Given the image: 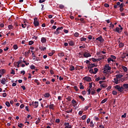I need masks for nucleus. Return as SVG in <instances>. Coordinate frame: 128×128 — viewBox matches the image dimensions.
<instances>
[{
  "mask_svg": "<svg viewBox=\"0 0 128 128\" xmlns=\"http://www.w3.org/2000/svg\"><path fill=\"white\" fill-rule=\"evenodd\" d=\"M114 88L116 90H117L118 92H124V88L122 86H120V85H116Z\"/></svg>",
  "mask_w": 128,
  "mask_h": 128,
  "instance_id": "nucleus-1",
  "label": "nucleus"
},
{
  "mask_svg": "<svg viewBox=\"0 0 128 128\" xmlns=\"http://www.w3.org/2000/svg\"><path fill=\"white\" fill-rule=\"evenodd\" d=\"M89 88H92V82L89 83Z\"/></svg>",
  "mask_w": 128,
  "mask_h": 128,
  "instance_id": "nucleus-52",
  "label": "nucleus"
},
{
  "mask_svg": "<svg viewBox=\"0 0 128 128\" xmlns=\"http://www.w3.org/2000/svg\"><path fill=\"white\" fill-rule=\"evenodd\" d=\"M122 68L124 70V72H128V68L124 66H122Z\"/></svg>",
  "mask_w": 128,
  "mask_h": 128,
  "instance_id": "nucleus-21",
  "label": "nucleus"
},
{
  "mask_svg": "<svg viewBox=\"0 0 128 128\" xmlns=\"http://www.w3.org/2000/svg\"><path fill=\"white\" fill-rule=\"evenodd\" d=\"M66 100H68V102H70L72 100V97L68 96L67 98H66Z\"/></svg>",
  "mask_w": 128,
  "mask_h": 128,
  "instance_id": "nucleus-42",
  "label": "nucleus"
},
{
  "mask_svg": "<svg viewBox=\"0 0 128 128\" xmlns=\"http://www.w3.org/2000/svg\"><path fill=\"white\" fill-rule=\"evenodd\" d=\"M30 70H36V66L32 64L30 66Z\"/></svg>",
  "mask_w": 128,
  "mask_h": 128,
  "instance_id": "nucleus-29",
  "label": "nucleus"
},
{
  "mask_svg": "<svg viewBox=\"0 0 128 128\" xmlns=\"http://www.w3.org/2000/svg\"><path fill=\"white\" fill-rule=\"evenodd\" d=\"M64 32L65 34H68V30H67L64 29Z\"/></svg>",
  "mask_w": 128,
  "mask_h": 128,
  "instance_id": "nucleus-62",
  "label": "nucleus"
},
{
  "mask_svg": "<svg viewBox=\"0 0 128 128\" xmlns=\"http://www.w3.org/2000/svg\"><path fill=\"white\" fill-rule=\"evenodd\" d=\"M54 104H51L49 106L50 110H54Z\"/></svg>",
  "mask_w": 128,
  "mask_h": 128,
  "instance_id": "nucleus-22",
  "label": "nucleus"
},
{
  "mask_svg": "<svg viewBox=\"0 0 128 128\" xmlns=\"http://www.w3.org/2000/svg\"><path fill=\"white\" fill-rule=\"evenodd\" d=\"M8 28L9 30H12V28H14V26H12V25H9L8 26Z\"/></svg>",
  "mask_w": 128,
  "mask_h": 128,
  "instance_id": "nucleus-45",
  "label": "nucleus"
},
{
  "mask_svg": "<svg viewBox=\"0 0 128 128\" xmlns=\"http://www.w3.org/2000/svg\"><path fill=\"white\" fill-rule=\"evenodd\" d=\"M104 6H105V8H110V4L106 3L104 4Z\"/></svg>",
  "mask_w": 128,
  "mask_h": 128,
  "instance_id": "nucleus-50",
  "label": "nucleus"
},
{
  "mask_svg": "<svg viewBox=\"0 0 128 128\" xmlns=\"http://www.w3.org/2000/svg\"><path fill=\"white\" fill-rule=\"evenodd\" d=\"M122 86L123 90H128V84H124Z\"/></svg>",
  "mask_w": 128,
  "mask_h": 128,
  "instance_id": "nucleus-6",
  "label": "nucleus"
},
{
  "mask_svg": "<svg viewBox=\"0 0 128 128\" xmlns=\"http://www.w3.org/2000/svg\"><path fill=\"white\" fill-rule=\"evenodd\" d=\"M114 32H122V30H120V28L116 27V28L114 29Z\"/></svg>",
  "mask_w": 128,
  "mask_h": 128,
  "instance_id": "nucleus-8",
  "label": "nucleus"
},
{
  "mask_svg": "<svg viewBox=\"0 0 128 128\" xmlns=\"http://www.w3.org/2000/svg\"><path fill=\"white\" fill-rule=\"evenodd\" d=\"M110 88H112V86H109L106 88V90H108V92L110 90Z\"/></svg>",
  "mask_w": 128,
  "mask_h": 128,
  "instance_id": "nucleus-64",
  "label": "nucleus"
},
{
  "mask_svg": "<svg viewBox=\"0 0 128 128\" xmlns=\"http://www.w3.org/2000/svg\"><path fill=\"white\" fill-rule=\"evenodd\" d=\"M10 74H16V72L14 71V70H12Z\"/></svg>",
  "mask_w": 128,
  "mask_h": 128,
  "instance_id": "nucleus-46",
  "label": "nucleus"
},
{
  "mask_svg": "<svg viewBox=\"0 0 128 128\" xmlns=\"http://www.w3.org/2000/svg\"><path fill=\"white\" fill-rule=\"evenodd\" d=\"M70 70L71 72H72V70H74V66H70Z\"/></svg>",
  "mask_w": 128,
  "mask_h": 128,
  "instance_id": "nucleus-24",
  "label": "nucleus"
},
{
  "mask_svg": "<svg viewBox=\"0 0 128 128\" xmlns=\"http://www.w3.org/2000/svg\"><path fill=\"white\" fill-rule=\"evenodd\" d=\"M112 94L114 96H116L118 94V92L116 90H113Z\"/></svg>",
  "mask_w": 128,
  "mask_h": 128,
  "instance_id": "nucleus-34",
  "label": "nucleus"
},
{
  "mask_svg": "<svg viewBox=\"0 0 128 128\" xmlns=\"http://www.w3.org/2000/svg\"><path fill=\"white\" fill-rule=\"evenodd\" d=\"M46 0H39V4H42V2H44Z\"/></svg>",
  "mask_w": 128,
  "mask_h": 128,
  "instance_id": "nucleus-56",
  "label": "nucleus"
},
{
  "mask_svg": "<svg viewBox=\"0 0 128 128\" xmlns=\"http://www.w3.org/2000/svg\"><path fill=\"white\" fill-rule=\"evenodd\" d=\"M84 80H86V82H91L92 81V78H90V77H84Z\"/></svg>",
  "mask_w": 128,
  "mask_h": 128,
  "instance_id": "nucleus-10",
  "label": "nucleus"
},
{
  "mask_svg": "<svg viewBox=\"0 0 128 128\" xmlns=\"http://www.w3.org/2000/svg\"><path fill=\"white\" fill-rule=\"evenodd\" d=\"M126 117V113H124V114L122 116V118H124Z\"/></svg>",
  "mask_w": 128,
  "mask_h": 128,
  "instance_id": "nucleus-51",
  "label": "nucleus"
},
{
  "mask_svg": "<svg viewBox=\"0 0 128 128\" xmlns=\"http://www.w3.org/2000/svg\"><path fill=\"white\" fill-rule=\"evenodd\" d=\"M6 96H7L6 93L4 92V93L2 94L3 98H6Z\"/></svg>",
  "mask_w": 128,
  "mask_h": 128,
  "instance_id": "nucleus-59",
  "label": "nucleus"
},
{
  "mask_svg": "<svg viewBox=\"0 0 128 128\" xmlns=\"http://www.w3.org/2000/svg\"><path fill=\"white\" fill-rule=\"evenodd\" d=\"M94 74H96L98 72V68H94Z\"/></svg>",
  "mask_w": 128,
  "mask_h": 128,
  "instance_id": "nucleus-30",
  "label": "nucleus"
},
{
  "mask_svg": "<svg viewBox=\"0 0 128 128\" xmlns=\"http://www.w3.org/2000/svg\"><path fill=\"white\" fill-rule=\"evenodd\" d=\"M18 126L20 128H22V126H24V124L21 123L18 125Z\"/></svg>",
  "mask_w": 128,
  "mask_h": 128,
  "instance_id": "nucleus-48",
  "label": "nucleus"
},
{
  "mask_svg": "<svg viewBox=\"0 0 128 128\" xmlns=\"http://www.w3.org/2000/svg\"><path fill=\"white\" fill-rule=\"evenodd\" d=\"M22 28H26V24H22Z\"/></svg>",
  "mask_w": 128,
  "mask_h": 128,
  "instance_id": "nucleus-38",
  "label": "nucleus"
},
{
  "mask_svg": "<svg viewBox=\"0 0 128 128\" xmlns=\"http://www.w3.org/2000/svg\"><path fill=\"white\" fill-rule=\"evenodd\" d=\"M68 44L70 46H74V41L70 40L68 42Z\"/></svg>",
  "mask_w": 128,
  "mask_h": 128,
  "instance_id": "nucleus-15",
  "label": "nucleus"
},
{
  "mask_svg": "<svg viewBox=\"0 0 128 128\" xmlns=\"http://www.w3.org/2000/svg\"><path fill=\"white\" fill-rule=\"evenodd\" d=\"M79 98H80V100H82V102H84V96H79Z\"/></svg>",
  "mask_w": 128,
  "mask_h": 128,
  "instance_id": "nucleus-26",
  "label": "nucleus"
},
{
  "mask_svg": "<svg viewBox=\"0 0 128 128\" xmlns=\"http://www.w3.org/2000/svg\"><path fill=\"white\" fill-rule=\"evenodd\" d=\"M110 58H113V60H116V57L114 55H111Z\"/></svg>",
  "mask_w": 128,
  "mask_h": 128,
  "instance_id": "nucleus-49",
  "label": "nucleus"
},
{
  "mask_svg": "<svg viewBox=\"0 0 128 128\" xmlns=\"http://www.w3.org/2000/svg\"><path fill=\"white\" fill-rule=\"evenodd\" d=\"M108 100V98H106L104 100H103L102 102H101V104H104V102H106Z\"/></svg>",
  "mask_w": 128,
  "mask_h": 128,
  "instance_id": "nucleus-36",
  "label": "nucleus"
},
{
  "mask_svg": "<svg viewBox=\"0 0 128 128\" xmlns=\"http://www.w3.org/2000/svg\"><path fill=\"white\" fill-rule=\"evenodd\" d=\"M80 40L81 42H86V38H81Z\"/></svg>",
  "mask_w": 128,
  "mask_h": 128,
  "instance_id": "nucleus-35",
  "label": "nucleus"
},
{
  "mask_svg": "<svg viewBox=\"0 0 128 128\" xmlns=\"http://www.w3.org/2000/svg\"><path fill=\"white\" fill-rule=\"evenodd\" d=\"M88 40H92V36L91 35H89V36H88Z\"/></svg>",
  "mask_w": 128,
  "mask_h": 128,
  "instance_id": "nucleus-55",
  "label": "nucleus"
},
{
  "mask_svg": "<svg viewBox=\"0 0 128 128\" xmlns=\"http://www.w3.org/2000/svg\"><path fill=\"white\" fill-rule=\"evenodd\" d=\"M13 48H14V50H18V48L17 44H14L13 46Z\"/></svg>",
  "mask_w": 128,
  "mask_h": 128,
  "instance_id": "nucleus-37",
  "label": "nucleus"
},
{
  "mask_svg": "<svg viewBox=\"0 0 128 128\" xmlns=\"http://www.w3.org/2000/svg\"><path fill=\"white\" fill-rule=\"evenodd\" d=\"M54 52H50L48 53V56H54Z\"/></svg>",
  "mask_w": 128,
  "mask_h": 128,
  "instance_id": "nucleus-60",
  "label": "nucleus"
},
{
  "mask_svg": "<svg viewBox=\"0 0 128 128\" xmlns=\"http://www.w3.org/2000/svg\"><path fill=\"white\" fill-rule=\"evenodd\" d=\"M58 56L62 58V56H64V52H60L58 54Z\"/></svg>",
  "mask_w": 128,
  "mask_h": 128,
  "instance_id": "nucleus-27",
  "label": "nucleus"
},
{
  "mask_svg": "<svg viewBox=\"0 0 128 128\" xmlns=\"http://www.w3.org/2000/svg\"><path fill=\"white\" fill-rule=\"evenodd\" d=\"M74 89L76 90V92H78V86H75L74 87Z\"/></svg>",
  "mask_w": 128,
  "mask_h": 128,
  "instance_id": "nucleus-58",
  "label": "nucleus"
},
{
  "mask_svg": "<svg viewBox=\"0 0 128 128\" xmlns=\"http://www.w3.org/2000/svg\"><path fill=\"white\" fill-rule=\"evenodd\" d=\"M114 84H120V80H118L117 78H114Z\"/></svg>",
  "mask_w": 128,
  "mask_h": 128,
  "instance_id": "nucleus-11",
  "label": "nucleus"
},
{
  "mask_svg": "<svg viewBox=\"0 0 128 128\" xmlns=\"http://www.w3.org/2000/svg\"><path fill=\"white\" fill-rule=\"evenodd\" d=\"M40 118H38V120L35 122L36 124H40Z\"/></svg>",
  "mask_w": 128,
  "mask_h": 128,
  "instance_id": "nucleus-40",
  "label": "nucleus"
},
{
  "mask_svg": "<svg viewBox=\"0 0 128 128\" xmlns=\"http://www.w3.org/2000/svg\"><path fill=\"white\" fill-rule=\"evenodd\" d=\"M89 72H90V74H94V69L90 68V70H89Z\"/></svg>",
  "mask_w": 128,
  "mask_h": 128,
  "instance_id": "nucleus-47",
  "label": "nucleus"
},
{
  "mask_svg": "<svg viewBox=\"0 0 128 128\" xmlns=\"http://www.w3.org/2000/svg\"><path fill=\"white\" fill-rule=\"evenodd\" d=\"M64 28V27L62 26H61V27H58V28H56V30L57 32L58 31V30H63Z\"/></svg>",
  "mask_w": 128,
  "mask_h": 128,
  "instance_id": "nucleus-33",
  "label": "nucleus"
},
{
  "mask_svg": "<svg viewBox=\"0 0 128 128\" xmlns=\"http://www.w3.org/2000/svg\"><path fill=\"white\" fill-rule=\"evenodd\" d=\"M72 104H73V106H76V104H76V100H72Z\"/></svg>",
  "mask_w": 128,
  "mask_h": 128,
  "instance_id": "nucleus-14",
  "label": "nucleus"
},
{
  "mask_svg": "<svg viewBox=\"0 0 128 128\" xmlns=\"http://www.w3.org/2000/svg\"><path fill=\"white\" fill-rule=\"evenodd\" d=\"M55 34H60V32L56 30V31L54 32Z\"/></svg>",
  "mask_w": 128,
  "mask_h": 128,
  "instance_id": "nucleus-63",
  "label": "nucleus"
},
{
  "mask_svg": "<svg viewBox=\"0 0 128 128\" xmlns=\"http://www.w3.org/2000/svg\"><path fill=\"white\" fill-rule=\"evenodd\" d=\"M91 90H92L91 94H92V96H94V94H96V90L92 88Z\"/></svg>",
  "mask_w": 128,
  "mask_h": 128,
  "instance_id": "nucleus-31",
  "label": "nucleus"
},
{
  "mask_svg": "<svg viewBox=\"0 0 128 128\" xmlns=\"http://www.w3.org/2000/svg\"><path fill=\"white\" fill-rule=\"evenodd\" d=\"M91 90H92V88H89L87 90L88 94H90Z\"/></svg>",
  "mask_w": 128,
  "mask_h": 128,
  "instance_id": "nucleus-39",
  "label": "nucleus"
},
{
  "mask_svg": "<svg viewBox=\"0 0 128 128\" xmlns=\"http://www.w3.org/2000/svg\"><path fill=\"white\" fill-rule=\"evenodd\" d=\"M97 65H96L94 64H89V66H88V68H94V66H96Z\"/></svg>",
  "mask_w": 128,
  "mask_h": 128,
  "instance_id": "nucleus-5",
  "label": "nucleus"
},
{
  "mask_svg": "<svg viewBox=\"0 0 128 128\" xmlns=\"http://www.w3.org/2000/svg\"><path fill=\"white\" fill-rule=\"evenodd\" d=\"M5 104L8 108H10V102H8V101L6 102Z\"/></svg>",
  "mask_w": 128,
  "mask_h": 128,
  "instance_id": "nucleus-23",
  "label": "nucleus"
},
{
  "mask_svg": "<svg viewBox=\"0 0 128 128\" xmlns=\"http://www.w3.org/2000/svg\"><path fill=\"white\" fill-rule=\"evenodd\" d=\"M41 42H42V44H44V42H46V38H42Z\"/></svg>",
  "mask_w": 128,
  "mask_h": 128,
  "instance_id": "nucleus-13",
  "label": "nucleus"
},
{
  "mask_svg": "<svg viewBox=\"0 0 128 128\" xmlns=\"http://www.w3.org/2000/svg\"><path fill=\"white\" fill-rule=\"evenodd\" d=\"M104 70H112V68H110L108 64H106L104 66Z\"/></svg>",
  "mask_w": 128,
  "mask_h": 128,
  "instance_id": "nucleus-4",
  "label": "nucleus"
},
{
  "mask_svg": "<svg viewBox=\"0 0 128 128\" xmlns=\"http://www.w3.org/2000/svg\"><path fill=\"white\" fill-rule=\"evenodd\" d=\"M84 112L83 111H82V110H80L79 112H78V114L79 116H82V113Z\"/></svg>",
  "mask_w": 128,
  "mask_h": 128,
  "instance_id": "nucleus-53",
  "label": "nucleus"
},
{
  "mask_svg": "<svg viewBox=\"0 0 128 128\" xmlns=\"http://www.w3.org/2000/svg\"><path fill=\"white\" fill-rule=\"evenodd\" d=\"M30 54V50H28V52H26L24 53V56H28V54Z\"/></svg>",
  "mask_w": 128,
  "mask_h": 128,
  "instance_id": "nucleus-17",
  "label": "nucleus"
},
{
  "mask_svg": "<svg viewBox=\"0 0 128 128\" xmlns=\"http://www.w3.org/2000/svg\"><path fill=\"white\" fill-rule=\"evenodd\" d=\"M59 8H60L61 10H62V8H64V6L62 4H60L59 6Z\"/></svg>",
  "mask_w": 128,
  "mask_h": 128,
  "instance_id": "nucleus-43",
  "label": "nucleus"
},
{
  "mask_svg": "<svg viewBox=\"0 0 128 128\" xmlns=\"http://www.w3.org/2000/svg\"><path fill=\"white\" fill-rule=\"evenodd\" d=\"M118 46L120 48H124V44L122 42H120Z\"/></svg>",
  "mask_w": 128,
  "mask_h": 128,
  "instance_id": "nucleus-19",
  "label": "nucleus"
},
{
  "mask_svg": "<svg viewBox=\"0 0 128 128\" xmlns=\"http://www.w3.org/2000/svg\"><path fill=\"white\" fill-rule=\"evenodd\" d=\"M32 104L34 106H35V108H38V102H35L34 104V102H32Z\"/></svg>",
  "mask_w": 128,
  "mask_h": 128,
  "instance_id": "nucleus-12",
  "label": "nucleus"
},
{
  "mask_svg": "<svg viewBox=\"0 0 128 128\" xmlns=\"http://www.w3.org/2000/svg\"><path fill=\"white\" fill-rule=\"evenodd\" d=\"M6 78H4L2 80H0V82L2 84H6Z\"/></svg>",
  "mask_w": 128,
  "mask_h": 128,
  "instance_id": "nucleus-7",
  "label": "nucleus"
},
{
  "mask_svg": "<svg viewBox=\"0 0 128 128\" xmlns=\"http://www.w3.org/2000/svg\"><path fill=\"white\" fill-rule=\"evenodd\" d=\"M34 26H40V22L38 21L37 18H34Z\"/></svg>",
  "mask_w": 128,
  "mask_h": 128,
  "instance_id": "nucleus-2",
  "label": "nucleus"
},
{
  "mask_svg": "<svg viewBox=\"0 0 128 128\" xmlns=\"http://www.w3.org/2000/svg\"><path fill=\"white\" fill-rule=\"evenodd\" d=\"M34 41H30L28 43L29 45L32 46V44H34Z\"/></svg>",
  "mask_w": 128,
  "mask_h": 128,
  "instance_id": "nucleus-57",
  "label": "nucleus"
},
{
  "mask_svg": "<svg viewBox=\"0 0 128 128\" xmlns=\"http://www.w3.org/2000/svg\"><path fill=\"white\" fill-rule=\"evenodd\" d=\"M90 128H94V122L92 121L90 122Z\"/></svg>",
  "mask_w": 128,
  "mask_h": 128,
  "instance_id": "nucleus-25",
  "label": "nucleus"
},
{
  "mask_svg": "<svg viewBox=\"0 0 128 128\" xmlns=\"http://www.w3.org/2000/svg\"><path fill=\"white\" fill-rule=\"evenodd\" d=\"M96 40H98V42H104V40L102 38V36H100L98 38H96Z\"/></svg>",
  "mask_w": 128,
  "mask_h": 128,
  "instance_id": "nucleus-3",
  "label": "nucleus"
},
{
  "mask_svg": "<svg viewBox=\"0 0 128 128\" xmlns=\"http://www.w3.org/2000/svg\"><path fill=\"white\" fill-rule=\"evenodd\" d=\"M124 8L123 7H120V11L121 12H124Z\"/></svg>",
  "mask_w": 128,
  "mask_h": 128,
  "instance_id": "nucleus-54",
  "label": "nucleus"
},
{
  "mask_svg": "<svg viewBox=\"0 0 128 128\" xmlns=\"http://www.w3.org/2000/svg\"><path fill=\"white\" fill-rule=\"evenodd\" d=\"M100 86L102 88H106V86H106V84H100Z\"/></svg>",
  "mask_w": 128,
  "mask_h": 128,
  "instance_id": "nucleus-44",
  "label": "nucleus"
},
{
  "mask_svg": "<svg viewBox=\"0 0 128 128\" xmlns=\"http://www.w3.org/2000/svg\"><path fill=\"white\" fill-rule=\"evenodd\" d=\"M116 78L118 79V78H122V76H122L120 74H116Z\"/></svg>",
  "mask_w": 128,
  "mask_h": 128,
  "instance_id": "nucleus-20",
  "label": "nucleus"
},
{
  "mask_svg": "<svg viewBox=\"0 0 128 128\" xmlns=\"http://www.w3.org/2000/svg\"><path fill=\"white\" fill-rule=\"evenodd\" d=\"M92 62H96V58H92Z\"/></svg>",
  "mask_w": 128,
  "mask_h": 128,
  "instance_id": "nucleus-61",
  "label": "nucleus"
},
{
  "mask_svg": "<svg viewBox=\"0 0 128 128\" xmlns=\"http://www.w3.org/2000/svg\"><path fill=\"white\" fill-rule=\"evenodd\" d=\"M80 34H78V32H75V34H74V36H75L76 38H78Z\"/></svg>",
  "mask_w": 128,
  "mask_h": 128,
  "instance_id": "nucleus-32",
  "label": "nucleus"
},
{
  "mask_svg": "<svg viewBox=\"0 0 128 128\" xmlns=\"http://www.w3.org/2000/svg\"><path fill=\"white\" fill-rule=\"evenodd\" d=\"M86 118V115H84L82 116V120H84Z\"/></svg>",
  "mask_w": 128,
  "mask_h": 128,
  "instance_id": "nucleus-41",
  "label": "nucleus"
},
{
  "mask_svg": "<svg viewBox=\"0 0 128 128\" xmlns=\"http://www.w3.org/2000/svg\"><path fill=\"white\" fill-rule=\"evenodd\" d=\"M84 58H90V56H92V55H90V54L89 53H87L86 52L84 54Z\"/></svg>",
  "mask_w": 128,
  "mask_h": 128,
  "instance_id": "nucleus-9",
  "label": "nucleus"
},
{
  "mask_svg": "<svg viewBox=\"0 0 128 128\" xmlns=\"http://www.w3.org/2000/svg\"><path fill=\"white\" fill-rule=\"evenodd\" d=\"M50 93H46L44 94V96L45 98H50Z\"/></svg>",
  "mask_w": 128,
  "mask_h": 128,
  "instance_id": "nucleus-28",
  "label": "nucleus"
},
{
  "mask_svg": "<svg viewBox=\"0 0 128 128\" xmlns=\"http://www.w3.org/2000/svg\"><path fill=\"white\" fill-rule=\"evenodd\" d=\"M110 62H114V60H113L112 58H108V64H110Z\"/></svg>",
  "mask_w": 128,
  "mask_h": 128,
  "instance_id": "nucleus-18",
  "label": "nucleus"
},
{
  "mask_svg": "<svg viewBox=\"0 0 128 128\" xmlns=\"http://www.w3.org/2000/svg\"><path fill=\"white\" fill-rule=\"evenodd\" d=\"M0 74H6V70L4 69H2L0 70Z\"/></svg>",
  "mask_w": 128,
  "mask_h": 128,
  "instance_id": "nucleus-16",
  "label": "nucleus"
}]
</instances>
